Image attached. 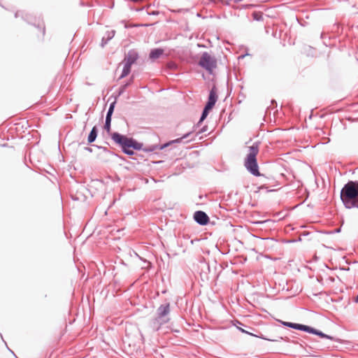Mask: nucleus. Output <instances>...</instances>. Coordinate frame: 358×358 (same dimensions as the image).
I'll use <instances>...</instances> for the list:
<instances>
[{
	"label": "nucleus",
	"mask_w": 358,
	"mask_h": 358,
	"mask_svg": "<svg viewBox=\"0 0 358 358\" xmlns=\"http://www.w3.org/2000/svg\"><path fill=\"white\" fill-rule=\"evenodd\" d=\"M341 199L346 208H358V182L346 183L341 189Z\"/></svg>",
	"instance_id": "1"
},
{
	"label": "nucleus",
	"mask_w": 358,
	"mask_h": 358,
	"mask_svg": "<svg viewBox=\"0 0 358 358\" xmlns=\"http://www.w3.org/2000/svg\"><path fill=\"white\" fill-rule=\"evenodd\" d=\"M248 154L245 159V166L254 176H259L260 173L258 169L257 162V155L259 152V143H254L248 148Z\"/></svg>",
	"instance_id": "2"
},
{
	"label": "nucleus",
	"mask_w": 358,
	"mask_h": 358,
	"mask_svg": "<svg viewBox=\"0 0 358 358\" xmlns=\"http://www.w3.org/2000/svg\"><path fill=\"white\" fill-rule=\"evenodd\" d=\"M113 140L120 144L124 152L127 155H131L134 154V150H140L141 145L132 138L126 137L118 133H113L111 134Z\"/></svg>",
	"instance_id": "3"
},
{
	"label": "nucleus",
	"mask_w": 358,
	"mask_h": 358,
	"mask_svg": "<svg viewBox=\"0 0 358 358\" xmlns=\"http://www.w3.org/2000/svg\"><path fill=\"white\" fill-rule=\"evenodd\" d=\"M282 323L284 326L289 327H291V328H293L295 329L302 330V331H307L309 333H312V334L320 336L321 338L332 339V338L331 336H329L328 335H326V334H323L322 332L319 331L316 329H314L308 326L296 324V323L288 322H282Z\"/></svg>",
	"instance_id": "4"
},
{
	"label": "nucleus",
	"mask_w": 358,
	"mask_h": 358,
	"mask_svg": "<svg viewBox=\"0 0 358 358\" xmlns=\"http://www.w3.org/2000/svg\"><path fill=\"white\" fill-rule=\"evenodd\" d=\"M199 64L210 73L217 66L216 59L208 52H204L201 57Z\"/></svg>",
	"instance_id": "5"
},
{
	"label": "nucleus",
	"mask_w": 358,
	"mask_h": 358,
	"mask_svg": "<svg viewBox=\"0 0 358 358\" xmlns=\"http://www.w3.org/2000/svg\"><path fill=\"white\" fill-rule=\"evenodd\" d=\"M217 99L215 87H213L210 92L208 102L204 108L200 121H203L208 115L209 111L214 107Z\"/></svg>",
	"instance_id": "6"
},
{
	"label": "nucleus",
	"mask_w": 358,
	"mask_h": 358,
	"mask_svg": "<svg viewBox=\"0 0 358 358\" xmlns=\"http://www.w3.org/2000/svg\"><path fill=\"white\" fill-rule=\"evenodd\" d=\"M170 306L169 303L162 305L159 307L157 310L158 316L155 319L156 322H157L159 325L166 323L169 322V319L166 317L170 312Z\"/></svg>",
	"instance_id": "7"
},
{
	"label": "nucleus",
	"mask_w": 358,
	"mask_h": 358,
	"mask_svg": "<svg viewBox=\"0 0 358 358\" xmlns=\"http://www.w3.org/2000/svg\"><path fill=\"white\" fill-rule=\"evenodd\" d=\"M194 220L200 224L205 225L208 224L209 221V217L208 215L203 211H196L194 215Z\"/></svg>",
	"instance_id": "8"
},
{
	"label": "nucleus",
	"mask_w": 358,
	"mask_h": 358,
	"mask_svg": "<svg viewBox=\"0 0 358 358\" xmlns=\"http://www.w3.org/2000/svg\"><path fill=\"white\" fill-rule=\"evenodd\" d=\"M164 54V50L162 48H157L152 50L149 57L152 61H155V59L159 58L162 55Z\"/></svg>",
	"instance_id": "9"
},
{
	"label": "nucleus",
	"mask_w": 358,
	"mask_h": 358,
	"mask_svg": "<svg viewBox=\"0 0 358 358\" xmlns=\"http://www.w3.org/2000/svg\"><path fill=\"white\" fill-rule=\"evenodd\" d=\"M137 53L132 52H129L127 56L124 58V62L129 65H132L137 59Z\"/></svg>",
	"instance_id": "10"
},
{
	"label": "nucleus",
	"mask_w": 358,
	"mask_h": 358,
	"mask_svg": "<svg viewBox=\"0 0 358 358\" xmlns=\"http://www.w3.org/2000/svg\"><path fill=\"white\" fill-rule=\"evenodd\" d=\"M97 136V130L96 127H94L88 136V143H92L95 141Z\"/></svg>",
	"instance_id": "11"
},
{
	"label": "nucleus",
	"mask_w": 358,
	"mask_h": 358,
	"mask_svg": "<svg viewBox=\"0 0 358 358\" xmlns=\"http://www.w3.org/2000/svg\"><path fill=\"white\" fill-rule=\"evenodd\" d=\"M131 66V65H129L126 63L124 64V67H123L122 73L120 76V78L127 76L130 73Z\"/></svg>",
	"instance_id": "12"
},
{
	"label": "nucleus",
	"mask_w": 358,
	"mask_h": 358,
	"mask_svg": "<svg viewBox=\"0 0 358 358\" xmlns=\"http://www.w3.org/2000/svg\"><path fill=\"white\" fill-rule=\"evenodd\" d=\"M110 122H111V117H106V124H105V126H104V129L108 133L110 131Z\"/></svg>",
	"instance_id": "13"
},
{
	"label": "nucleus",
	"mask_w": 358,
	"mask_h": 358,
	"mask_svg": "<svg viewBox=\"0 0 358 358\" xmlns=\"http://www.w3.org/2000/svg\"><path fill=\"white\" fill-rule=\"evenodd\" d=\"M252 16H253L254 20H257V21L262 20L263 18V15L261 12H257V11L254 12L252 13Z\"/></svg>",
	"instance_id": "14"
},
{
	"label": "nucleus",
	"mask_w": 358,
	"mask_h": 358,
	"mask_svg": "<svg viewBox=\"0 0 358 358\" xmlns=\"http://www.w3.org/2000/svg\"><path fill=\"white\" fill-rule=\"evenodd\" d=\"M114 110V103H112L109 108L106 117H111L112 113Z\"/></svg>",
	"instance_id": "15"
},
{
	"label": "nucleus",
	"mask_w": 358,
	"mask_h": 358,
	"mask_svg": "<svg viewBox=\"0 0 358 358\" xmlns=\"http://www.w3.org/2000/svg\"><path fill=\"white\" fill-rule=\"evenodd\" d=\"M180 140H181V138H178V139H176V140H174V141H171V142H170V143H166V144H164V145H162V146L161 147V149H164V148H166V146H168V145H170L171 143H175V142H176V143H179V142L180 141Z\"/></svg>",
	"instance_id": "16"
},
{
	"label": "nucleus",
	"mask_w": 358,
	"mask_h": 358,
	"mask_svg": "<svg viewBox=\"0 0 358 358\" xmlns=\"http://www.w3.org/2000/svg\"><path fill=\"white\" fill-rule=\"evenodd\" d=\"M238 329L241 332H243V333L248 334H249V335H252V336H253V334H251V333H250V332L247 331L246 330L243 329V328L238 327Z\"/></svg>",
	"instance_id": "17"
}]
</instances>
